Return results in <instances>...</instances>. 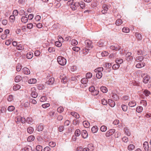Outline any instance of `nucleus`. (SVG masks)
Returning <instances> with one entry per match:
<instances>
[{
  "instance_id": "nucleus-1",
  "label": "nucleus",
  "mask_w": 151,
  "mask_h": 151,
  "mask_svg": "<svg viewBox=\"0 0 151 151\" xmlns=\"http://www.w3.org/2000/svg\"><path fill=\"white\" fill-rule=\"evenodd\" d=\"M57 61L59 64L61 65H64L66 63V60L64 57L59 56L57 58Z\"/></svg>"
},
{
  "instance_id": "nucleus-2",
  "label": "nucleus",
  "mask_w": 151,
  "mask_h": 151,
  "mask_svg": "<svg viewBox=\"0 0 151 151\" xmlns=\"http://www.w3.org/2000/svg\"><path fill=\"white\" fill-rule=\"evenodd\" d=\"M103 68L102 67H99L97 68L94 70L93 75L96 76H102L103 74L102 71H103Z\"/></svg>"
},
{
  "instance_id": "nucleus-3",
  "label": "nucleus",
  "mask_w": 151,
  "mask_h": 151,
  "mask_svg": "<svg viewBox=\"0 0 151 151\" xmlns=\"http://www.w3.org/2000/svg\"><path fill=\"white\" fill-rule=\"evenodd\" d=\"M31 96L34 98H36L38 96V93L36 91L35 88H33L31 89Z\"/></svg>"
},
{
  "instance_id": "nucleus-4",
  "label": "nucleus",
  "mask_w": 151,
  "mask_h": 151,
  "mask_svg": "<svg viewBox=\"0 0 151 151\" xmlns=\"http://www.w3.org/2000/svg\"><path fill=\"white\" fill-rule=\"evenodd\" d=\"M85 45L88 48H91L93 47L92 42L89 40H86L85 41Z\"/></svg>"
},
{
  "instance_id": "nucleus-5",
  "label": "nucleus",
  "mask_w": 151,
  "mask_h": 151,
  "mask_svg": "<svg viewBox=\"0 0 151 151\" xmlns=\"http://www.w3.org/2000/svg\"><path fill=\"white\" fill-rule=\"evenodd\" d=\"M115 129H110L106 133V136L107 137H109L114 134L115 132Z\"/></svg>"
},
{
  "instance_id": "nucleus-6",
  "label": "nucleus",
  "mask_w": 151,
  "mask_h": 151,
  "mask_svg": "<svg viewBox=\"0 0 151 151\" xmlns=\"http://www.w3.org/2000/svg\"><path fill=\"white\" fill-rule=\"evenodd\" d=\"M79 3L76 2L74 3L73 5H71V8L73 10H76L78 7H79Z\"/></svg>"
},
{
  "instance_id": "nucleus-7",
  "label": "nucleus",
  "mask_w": 151,
  "mask_h": 151,
  "mask_svg": "<svg viewBox=\"0 0 151 151\" xmlns=\"http://www.w3.org/2000/svg\"><path fill=\"white\" fill-rule=\"evenodd\" d=\"M88 77H87V76H86V77L83 78L82 79L81 81V82L83 84H86L88 81V78H91L92 77V76H88Z\"/></svg>"
},
{
  "instance_id": "nucleus-8",
  "label": "nucleus",
  "mask_w": 151,
  "mask_h": 151,
  "mask_svg": "<svg viewBox=\"0 0 151 151\" xmlns=\"http://www.w3.org/2000/svg\"><path fill=\"white\" fill-rule=\"evenodd\" d=\"M81 135L84 138H86L88 137V134L85 130H82L81 132Z\"/></svg>"
},
{
  "instance_id": "nucleus-9",
  "label": "nucleus",
  "mask_w": 151,
  "mask_h": 151,
  "mask_svg": "<svg viewBox=\"0 0 151 151\" xmlns=\"http://www.w3.org/2000/svg\"><path fill=\"white\" fill-rule=\"evenodd\" d=\"M32 147L29 146H27L22 149L21 151H32Z\"/></svg>"
},
{
  "instance_id": "nucleus-10",
  "label": "nucleus",
  "mask_w": 151,
  "mask_h": 151,
  "mask_svg": "<svg viewBox=\"0 0 151 151\" xmlns=\"http://www.w3.org/2000/svg\"><path fill=\"white\" fill-rule=\"evenodd\" d=\"M108 103L111 107H114L115 105V102L111 99L108 100Z\"/></svg>"
},
{
  "instance_id": "nucleus-11",
  "label": "nucleus",
  "mask_w": 151,
  "mask_h": 151,
  "mask_svg": "<svg viewBox=\"0 0 151 151\" xmlns=\"http://www.w3.org/2000/svg\"><path fill=\"white\" fill-rule=\"evenodd\" d=\"M24 73L26 75L29 74L30 73L29 70L27 68H24L22 69Z\"/></svg>"
},
{
  "instance_id": "nucleus-12",
  "label": "nucleus",
  "mask_w": 151,
  "mask_h": 151,
  "mask_svg": "<svg viewBox=\"0 0 151 151\" xmlns=\"http://www.w3.org/2000/svg\"><path fill=\"white\" fill-rule=\"evenodd\" d=\"M55 81L54 78L53 77L50 78L46 83L49 85H52L53 84Z\"/></svg>"
},
{
  "instance_id": "nucleus-13",
  "label": "nucleus",
  "mask_w": 151,
  "mask_h": 151,
  "mask_svg": "<svg viewBox=\"0 0 151 151\" xmlns=\"http://www.w3.org/2000/svg\"><path fill=\"white\" fill-rule=\"evenodd\" d=\"M145 65V64L144 63H140L137 64L136 67L138 68H140L143 67Z\"/></svg>"
},
{
  "instance_id": "nucleus-14",
  "label": "nucleus",
  "mask_w": 151,
  "mask_h": 151,
  "mask_svg": "<svg viewBox=\"0 0 151 151\" xmlns=\"http://www.w3.org/2000/svg\"><path fill=\"white\" fill-rule=\"evenodd\" d=\"M144 58V57L142 56H139L135 58V61L137 62H141Z\"/></svg>"
},
{
  "instance_id": "nucleus-15",
  "label": "nucleus",
  "mask_w": 151,
  "mask_h": 151,
  "mask_svg": "<svg viewBox=\"0 0 151 151\" xmlns=\"http://www.w3.org/2000/svg\"><path fill=\"white\" fill-rule=\"evenodd\" d=\"M143 147L144 149L146 151H148L149 149V146L147 142H145L143 144Z\"/></svg>"
},
{
  "instance_id": "nucleus-16",
  "label": "nucleus",
  "mask_w": 151,
  "mask_h": 151,
  "mask_svg": "<svg viewBox=\"0 0 151 151\" xmlns=\"http://www.w3.org/2000/svg\"><path fill=\"white\" fill-rule=\"evenodd\" d=\"M131 53L128 52L126 55V57H127V60H131L133 59V57L131 56Z\"/></svg>"
},
{
  "instance_id": "nucleus-17",
  "label": "nucleus",
  "mask_w": 151,
  "mask_h": 151,
  "mask_svg": "<svg viewBox=\"0 0 151 151\" xmlns=\"http://www.w3.org/2000/svg\"><path fill=\"white\" fill-rule=\"evenodd\" d=\"M128 105L130 107H134L136 105V102L134 101H130L129 102Z\"/></svg>"
},
{
  "instance_id": "nucleus-18",
  "label": "nucleus",
  "mask_w": 151,
  "mask_h": 151,
  "mask_svg": "<svg viewBox=\"0 0 151 151\" xmlns=\"http://www.w3.org/2000/svg\"><path fill=\"white\" fill-rule=\"evenodd\" d=\"M150 79V78L149 76H145L143 79V82L145 83H147Z\"/></svg>"
},
{
  "instance_id": "nucleus-19",
  "label": "nucleus",
  "mask_w": 151,
  "mask_h": 151,
  "mask_svg": "<svg viewBox=\"0 0 151 151\" xmlns=\"http://www.w3.org/2000/svg\"><path fill=\"white\" fill-rule=\"evenodd\" d=\"M110 48L113 50H119L120 49V48L119 46L117 47L115 46L111 45L110 46Z\"/></svg>"
},
{
  "instance_id": "nucleus-20",
  "label": "nucleus",
  "mask_w": 151,
  "mask_h": 151,
  "mask_svg": "<svg viewBox=\"0 0 151 151\" xmlns=\"http://www.w3.org/2000/svg\"><path fill=\"white\" fill-rule=\"evenodd\" d=\"M28 19L27 17L25 16L22 17L21 18V21L24 23H25L28 21Z\"/></svg>"
},
{
  "instance_id": "nucleus-21",
  "label": "nucleus",
  "mask_w": 151,
  "mask_h": 151,
  "mask_svg": "<svg viewBox=\"0 0 151 151\" xmlns=\"http://www.w3.org/2000/svg\"><path fill=\"white\" fill-rule=\"evenodd\" d=\"M33 57V53L32 52H28L27 54V58L28 59H31Z\"/></svg>"
},
{
  "instance_id": "nucleus-22",
  "label": "nucleus",
  "mask_w": 151,
  "mask_h": 151,
  "mask_svg": "<svg viewBox=\"0 0 151 151\" xmlns=\"http://www.w3.org/2000/svg\"><path fill=\"white\" fill-rule=\"evenodd\" d=\"M98 129V128L96 126H93L91 128V131L93 133H96Z\"/></svg>"
},
{
  "instance_id": "nucleus-23",
  "label": "nucleus",
  "mask_w": 151,
  "mask_h": 151,
  "mask_svg": "<svg viewBox=\"0 0 151 151\" xmlns=\"http://www.w3.org/2000/svg\"><path fill=\"white\" fill-rule=\"evenodd\" d=\"M37 82V80L35 78H32L29 80L28 82L29 84L35 83Z\"/></svg>"
},
{
  "instance_id": "nucleus-24",
  "label": "nucleus",
  "mask_w": 151,
  "mask_h": 151,
  "mask_svg": "<svg viewBox=\"0 0 151 151\" xmlns=\"http://www.w3.org/2000/svg\"><path fill=\"white\" fill-rule=\"evenodd\" d=\"M135 148V146L133 144L129 145L128 146V149L129 150L131 151L134 150Z\"/></svg>"
},
{
  "instance_id": "nucleus-25",
  "label": "nucleus",
  "mask_w": 151,
  "mask_h": 151,
  "mask_svg": "<svg viewBox=\"0 0 151 151\" xmlns=\"http://www.w3.org/2000/svg\"><path fill=\"white\" fill-rule=\"evenodd\" d=\"M70 114H71L73 116L77 119H78L80 117L79 115L77 113L71 112Z\"/></svg>"
},
{
  "instance_id": "nucleus-26",
  "label": "nucleus",
  "mask_w": 151,
  "mask_h": 151,
  "mask_svg": "<svg viewBox=\"0 0 151 151\" xmlns=\"http://www.w3.org/2000/svg\"><path fill=\"white\" fill-rule=\"evenodd\" d=\"M111 96L115 101H117L119 99L118 96L114 93H112L111 94Z\"/></svg>"
},
{
  "instance_id": "nucleus-27",
  "label": "nucleus",
  "mask_w": 151,
  "mask_h": 151,
  "mask_svg": "<svg viewBox=\"0 0 151 151\" xmlns=\"http://www.w3.org/2000/svg\"><path fill=\"white\" fill-rule=\"evenodd\" d=\"M83 124L84 126L86 128H88L90 126L89 123L87 121H85L83 122Z\"/></svg>"
},
{
  "instance_id": "nucleus-28",
  "label": "nucleus",
  "mask_w": 151,
  "mask_h": 151,
  "mask_svg": "<svg viewBox=\"0 0 151 151\" xmlns=\"http://www.w3.org/2000/svg\"><path fill=\"white\" fill-rule=\"evenodd\" d=\"M27 130L29 133L31 134L33 132L34 129L32 127H30L27 129Z\"/></svg>"
},
{
  "instance_id": "nucleus-29",
  "label": "nucleus",
  "mask_w": 151,
  "mask_h": 151,
  "mask_svg": "<svg viewBox=\"0 0 151 151\" xmlns=\"http://www.w3.org/2000/svg\"><path fill=\"white\" fill-rule=\"evenodd\" d=\"M35 139V137L33 135L29 136L27 139V140L29 142L33 141Z\"/></svg>"
},
{
  "instance_id": "nucleus-30",
  "label": "nucleus",
  "mask_w": 151,
  "mask_h": 151,
  "mask_svg": "<svg viewBox=\"0 0 151 151\" xmlns=\"http://www.w3.org/2000/svg\"><path fill=\"white\" fill-rule=\"evenodd\" d=\"M21 88V86L18 84L14 85L13 87V89L14 91H17L19 89Z\"/></svg>"
},
{
  "instance_id": "nucleus-31",
  "label": "nucleus",
  "mask_w": 151,
  "mask_h": 151,
  "mask_svg": "<svg viewBox=\"0 0 151 151\" xmlns=\"http://www.w3.org/2000/svg\"><path fill=\"white\" fill-rule=\"evenodd\" d=\"M143 110V107L141 106H139L137 107L136 111L138 113L141 112Z\"/></svg>"
},
{
  "instance_id": "nucleus-32",
  "label": "nucleus",
  "mask_w": 151,
  "mask_h": 151,
  "mask_svg": "<svg viewBox=\"0 0 151 151\" xmlns=\"http://www.w3.org/2000/svg\"><path fill=\"white\" fill-rule=\"evenodd\" d=\"M116 62L118 64L122 63L123 61V60L121 58H117L115 60Z\"/></svg>"
},
{
  "instance_id": "nucleus-33",
  "label": "nucleus",
  "mask_w": 151,
  "mask_h": 151,
  "mask_svg": "<svg viewBox=\"0 0 151 151\" xmlns=\"http://www.w3.org/2000/svg\"><path fill=\"white\" fill-rule=\"evenodd\" d=\"M137 38L139 40H141L142 39V37L141 35L138 33H136L135 34Z\"/></svg>"
},
{
  "instance_id": "nucleus-34",
  "label": "nucleus",
  "mask_w": 151,
  "mask_h": 151,
  "mask_svg": "<svg viewBox=\"0 0 151 151\" xmlns=\"http://www.w3.org/2000/svg\"><path fill=\"white\" fill-rule=\"evenodd\" d=\"M101 91L104 93H106L108 91L107 88L105 86H102L101 88Z\"/></svg>"
},
{
  "instance_id": "nucleus-35",
  "label": "nucleus",
  "mask_w": 151,
  "mask_h": 151,
  "mask_svg": "<svg viewBox=\"0 0 151 151\" xmlns=\"http://www.w3.org/2000/svg\"><path fill=\"white\" fill-rule=\"evenodd\" d=\"M122 23V20L121 19H118L116 22L115 24L117 25H119Z\"/></svg>"
},
{
  "instance_id": "nucleus-36",
  "label": "nucleus",
  "mask_w": 151,
  "mask_h": 151,
  "mask_svg": "<svg viewBox=\"0 0 151 151\" xmlns=\"http://www.w3.org/2000/svg\"><path fill=\"white\" fill-rule=\"evenodd\" d=\"M75 134L76 136H79L81 134L80 130L78 129H77L75 131Z\"/></svg>"
},
{
  "instance_id": "nucleus-37",
  "label": "nucleus",
  "mask_w": 151,
  "mask_h": 151,
  "mask_svg": "<svg viewBox=\"0 0 151 151\" xmlns=\"http://www.w3.org/2000/svg\"><path fill=\"white\" fill-rule=\"evenodd\" d=\"M22 80L21 76H16L15 81L16 82H18Z\"/></svg>"
},
{
  "instance_id": "nucleus-38",
  "label": "nucleus",
  "mask_w": 151,
  "mask_h": 151,
  "mask_svg": "<svg viewBox=\"0 0 151 151\" xmlns=\"http://www.w3.org/2000/svg\"><path fill=\"white\" fill-rule=\"evenodd\" d=\"M26 122L28 124H31L32 122V118L28 117L26 119Z\"/></svg>"
},
{
  "instance_id": "nucleus-39",
  "label": "nucleus",
  "mask_w": 151,
  "mask_h": 151,
  "mask_svg": "<svg viewBox=\"0 0 151 151\" xmlns=\"http://www.w3.org/2000/svg\"><path fill=\"white\" fill-rule=\"evenodd\" d=\"M43 129V126L41 125L40 124L37 127V129L38 131H42Z\"/></svg>"
},
{
  "instance_id": "nucleus-40",
  "label": "nucleus",
  "mask_w": 151,
  "mask_h": 151,
  "mask_svg": "<svg viewBox=\"0 0 151 151\" xmlns=\"http://www.w3.org/2000/svg\"><path fill=\"white\" fill-rule=\"evenodd\" d=\"M71 43L72 45H76L78 44V42L76 40L73 39L72 40Z\"/></svg>"
},
{
  "instance_id": "nucleus-41",
  "label": "nucleus",
  "mask_w": 151,
  "mask_h": 151,
  "mask_svg": "<svg viewBox=\"0 0 151 151\" xmlns=\"http://www.w3.org/2000/svg\"><path fill=\"white\" fill-rule=\"evenodd\" d=\"M122 31L123 32L125 33H128L129 32L130 29L126 27H124L122 29Z\"/></svg>"
},
{
  "instance_id": "nucleus-42",
  "label": "nucleus",
  "mask_w": 151,
  "mask_h": 151,
  "mask_svg": "<svg viewBox=\"0 0 151 151\" xmlns=\"http://www.w3.org/2000/svg\"><path fill=\"white\" fill-rule=\"evenodd\" d=\"M124 130L127 135L128 136H129L130 135V133L129 132V131L127 128H124Z\"/></svg>"
},
{
  "instance_id": "nucleus-43",
  "label": "nucleus",
  "mask_w": 151,
  "mask_h": 151,
  "mask_svg": "<svg viewBox=\"0 0 151 151\" xmlns=\"http://www.w3.org/2000/svg\"><path fill=\"white\" fill-rule=\"evenodd\" d=\"M107 127L105 126H102L100 128L102 132H104L107 130Z\"/></svg>"
},
{
  "instance_id": "nucleus-44",
  "label": "nucleus",
  "mask_w": 151,
  "mask_h": 151,
  "mask_svg": "<svg viewBox=\"0 0 151 151\" xmlns=\"http://www.w3.org/2000/svg\"><path fill=\"white\" fill-rule=\"evenodd\" d=\"M17 48L18 50H22L24 49V47L22 46L21 44L17 45Z\"/></svg>"
},
{
  "instance_id": "nucleus-45",
  "label": "nucleus",
  "mask_w": 151,
  "mask_h": 151,
  "mask_svg": "<svg viewBox=\"0 0 151 151\" xmlns=\"http://www.w3.org/2000/svg\"><path fill=\"white\" fill-rule=\"evenodd\" d=\"M10 22H14L15 17L14 15H11L9 17Z\"/></svg>"
},
{
  "instance_id": "nucleus-46",
  "label": "nucleus",
  "mask_w": 151,
  "mask_h": 151,
  "mask_svg": "<svg viewBox=\"0 0 151 151\" xmlns=\"http://www.w3.org/2000/svg\"><path fill=\"white\" fill-rule=\"evenodd\" d=\"M36 149L38 151H42L43 150V148L42 146L38 145L36 146Z\"/></svg>"
},
{
  "instance_id": "nucleus-47",
  "label": "nucleus",
  "mask_w": 151,
  "mask_h": 151,
  "mask_svg": "<svg viewBox=\"0 0 151 151\" xmlns=\"http://www.w3.org/2000/svg\"><path fill=\"white\" fill-rule=\"evenodd\" d=\"M63 77V76H62ZM61 82H63V83H65L67 81V79L66 78V77L65 76L63 78H62V80H61Z\"/></svg>"
},
{
  "instance_id": "nucleus-48",
  "label": "nucleus",
  "mask_w": 151,
  "mask_h": 151,
  "mask_svg": "<svg viewBox=\"0 0 151 151\" xmlns=\"http://www.w3.org/2000/svg\"><path fill=\"white\" fill-rule=\"evenodd\" d=\"M119 65L117 63L114 64L112 66V68L113 69L115 70L118 69L119 67Z\"/></svg>"
},
{
  "instance_id": "nucleus-49",
  "label": "nucleus",
  "mask_w": 151,
  "mask_h": 151,
  "mask_svg": "<svg viewBox=\"0 0 151 151\" xmlns=\"http://www.w3.org/2000/svg\"><path fill=\"white\" fill-rule=\"evenodd\" d=\"M63 108L62 106H60L57 109V111L59 113L62 112L63 111Z\"/></svg>"
},
{
  "instance_id": "nucleus-50",
  "label": "nucleus",
  "mask_w": 151,
  "mask_h": 151,
  "mask_svg": "<svg viewBox=\"0 0 151 151\" xmlns=\"http://www.w3.org/2000/svg\"><path fill=\"white\" fill-rule=\"evenodd\" d=\"M55 45L58 47H60L62 46V43L59 41H56L55 42Z\"/></svg>"
},
{
  "instance_id": "nucleus-51",
  "label": "nucleus",
  "mask_w": 151,
  "mask_h": 151,
  "mask_svg": "<svg viewBox=\"0 0 151 151\" xmlns=\"http://www.w3.org/2000/svg\"><path fill=\"white\" fill-rule=\"evenodd\" d=\"M14 107L12 106H10L8 107V110L9 111H12L14 109Z\"/></svg>"
},
{
  "instance_id": "nucleus-52",
  "label": "nucleus",
  "mask_w": 151,
  "mask_h": 151,
  "mask_svg": "<svg viewBox=\"0 0 151 151\" xmlns=\"http://www.w3.org/2000/svg\"><path fill=\"white\" fill-rule=\"evenodd\" d=\"M49 146L51 147H55L56 145V143L55 142H51L49 143Z\"/></svg>"
},
{
  "instance_id": "nucleus-53",
  "label": "nucleus",
  "mask_w": 151,
  "mask_h": 151,
  "mask_svg": "<svg viewBox=\"0 0 151 151\" xmlns=\"http://www.w3.org/2000/svg\"><path fill=\"white\" fill-rule=\"evenodd\" d=\"M101 102L102 104L104 105H106L108 102L105 99H103L101 100Z\"/></svg>"
},
{
  "instance_id": "nucleus-54",
  "label": "nucleus",
  "mask_w": 151,
  "mask_h": 151,
  "mask_svg": "<svg viewBox=\"0 0 151 151\" xmlns=\"http://www.w3.org/2000/svg\"><path fill=\"white\" fill-rule=\"evenodd\" d=\"M83 53L85 54H86L88 53L89 49L85 47L83 49Z\"/></svg>"
},
{
  "instance_id": "nucleus-55",
  "label": "nucleus",
  "mask_w": 151,
  "mask_h": 151,
  "mask_svg": "<svg viewBox=\"0 0 151 151\" xmlns=\"http://www.w3.org/2000/svg\"><path fill=\"white\" fill-rule=\"evenodd\" d=\"M122 109L124 111H126L127 109V106L125 105H122Z\"/></svg>"
},
{
  "instance_id": "nucleus-56",
  "label": "nucleus",
  "mask_w": 151,
  "mask_h": 151,
  "mask_svg": "<svg viewBox=\"0 0 151 151\" xmlns=\"http://www.w3.org/2000/svg\"><path fill=\"white\" fill-rule=\"evenodd\" d=\"M13 100V96L12 95H10L8 98V100L9 101H11Z\"/></svg>"
},
{
  "instance_id": "nucleus-57",
  "label": "nucleus",
  "mask_w": 151,
  "mask_h": 151,
  "mask_svg": "<svg viewBox=\"0 0 151 151\" xmlns=\"http://www.w3.org/2000/svg\"><path fill=\"white\" fill-rule=\"evenodd\" d=\"M50 106V104L49 103H46L44 104H43L42 106L44 108H46Z\"/></svg>"
},
{
  "instance_id": "nucleus-58",
  "label": "nucleus",
  "mask_w": 151,
  "mask_h": 151,
  "mask_svg": "<svg viewBox=\"0 0 151 151\" xmlns=\"http://www.w3.org/2000/svg\"><path fill=\"white\" fill-rule=\"evenodd\" d=\"M95 90V87L93 86H90L89 88V91L91 92L92 93Z\"/></svg>"
},
{
  "instance_id": "nucleus-59",
  "label": "nucleus",
  "mask_w": 151,
  "mask_h": 151,
  "mask_svg": "<svg viewBox=\"0 0 151 151\" xmlns=\"http://www.w3.org/2000/svg\"><path fill=\"white\" fill-rule=\"evenodd\" d=\"M48 51L49 52H52L55 51V49L52 47H50L48 49Z\"/></svg>"
},
{
  "instance_id": "nucleus-60",
  "label": "nucleus",
  "mask_w": 151,
  "mask_h": 151,
  "mask_svg": "<svg viewBox=\"0 0 151 151\" xmlns=\"http://www.w3.org/2000/svg\"><path fill=\"white\" fill-rule=\"evenodd\" d=\"M99 91L97 90H95L92 93L93 95H96L99 93Z\"/></svg>"
},
{
  "instance_id": "nucleus-61",
  "label": "nucleus",
  "mask_w": 151,
  "mask_h": 151,
  "mask_svg": "<svg viewBox=\"0 0 151 151\" xmlns=\"http://www.w3.org/2000/svg\"><path fill=\"white\" fill-rule=\"evenodd\" d=\"M72 49L74 51L78 52L80 50V49L78 47H73Z\"/></svg>"
},
{
  "instance_id": "nucleus-62",
  "label": "nucleus",
  "mask_w": 151,
  "mask_h": 151,
  "mask_svg": "<svg viewBox=\"0 0 151 151\" xmlns=\"http://www.w3.org/2000/svg\"><path fill=\"white\" fill-rule=\"evenodd\" d=\"M46 100V98L45 96H42L40 99V101L41 102H44Z\"/></svg>"
},
{
  "instance_id": "nucleus-63",
  "label": "nucleus",
  "mask_w": 151,
  "mask_h": 151,
  "mask_svg": "<svg viewBox=\"0 0 151 151\" xmlns=\"http://www.w3.org/2000/svg\"><path fill=\"white\" fill-rule=\"evenodd\" d=\"M122 140L124 142H127L128 141V139L127 137H124L122 138Z\"/></svg>"
},
{
  "instance_id": "nucleus-64",
  "label": "nucleus",
  "mask_w": 151,
  "mask_h": 151,
  "mask_svg": "<svg viewBox=\"0 0 151 151\" xmlns=\"http://www.w3.org/2000/svg\"><path fill=\"white\" fill-rule=\"evenodd\" d=\"M144 93L147 96H149L150 93V92L147 90H145L144 91Z\"/></svg>"
}]
</instances>
